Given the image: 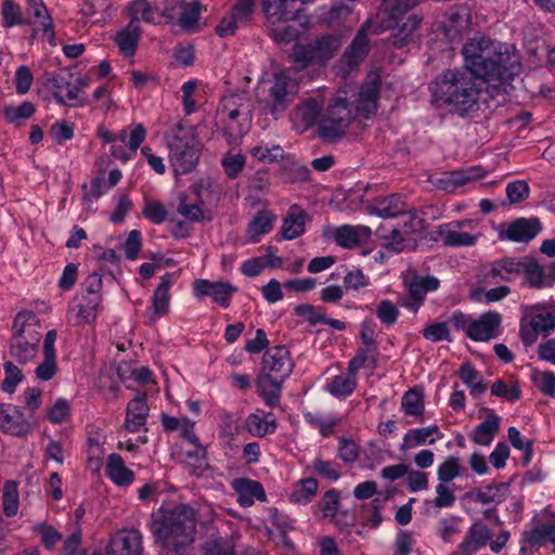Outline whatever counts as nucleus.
<instances>
[{"label":"nucleus","mask_w":555,"mask_h":555,"mask_svg":"<svg viewBox=\"0 0 555 555\" xmlns=\"http://www.w3.org/2000/svg\"><path fill=\"white\" fill-rule=\"evenodd\" d=\"M127 13L130 16V24L138 25L142 20L146 23L154 22L155 9L147 2V0H133L127 7Z\"/></svg>","instance_id":"42"},{"label":"nucleus","mask_w":555,"mask_h":555,"mask_svg":"<svg viewBox=\"0 0 555 555\" xmlns=\"http://www.w3.org/2000/svg\"><path fill=\"white\" fill-rule=\"evenodd\" d=\"M105 472L118 487H129L134 481V473L126 466L119 454L112 453L107 456Z\"/></svg>","instance_id":"26"},{"label":"nucleus","mask_w":555,"mask_h":555,"mask_svg":"<svg viewBox=\"0 0 555 555\" xmlns=\"http://www.w3.org/2000/svg\"><path fill=\"white\" fill-rule=\"evenodd\" d=\"M234 545L229 539H216L205 544V555H233Z\"/></svg>","instance_id":"64"},{"label":"nucleus","mask_w":555,"mask_h":555,"mask_svg":"<svg viewBox=\"0 0 555 555\" xmlns=\"http://www.w3.org/2000/svg\"><path fill=\"white\" fill-rule=\"evenodd\" d=\"M40 333H29V337L12 336L10 356L21 364L30 362L37 354Z\"/></svg>","instance_id":"20"},{"label":"nucleus","mask_w":555,"mask_h":555,"mask_svg":"<svg viewBox=\"0 0 555 555\" xmlns=\"http://www.w3.org/2000/svg\"><path fill=\"white\" fill-rule=\"evenodd\" d=\"M439 281L434 276L414 275L409 283L410 299L404 302L409 309L417 310L428 292L436 291Z\"/></svg>","instance_id":"23"},{"label":"nucleus","mask_w":555,"mask_h":555,"mask_svg":"<svg viewBox=\"0 0 555 555\" xmlns=\"http://www.w3.org/2000/svg\"><path fill=\"white\" fill-rule=\"evenodd\" d=\"M486 171L480 167H469L465 169L444 172L442 177L430 179L433 185L439 190L449 193L454 192L457 188L485 177Z\"/></svg>","instance_id":"14"},{"label":"nucleus","mask_w":555,"mask_h":555,"mask_svg":"<svg viewBox=\"0 0 555 555\" xmlns=\"http://www.w3.org/2000/svg\"><path fill=\"white\" fill-rule=\"evenodd\" d=\"M245 423L248 431L256 437H263L273 433L276 428L274 416L261 410L249 414Z\"/></svg>","instance_id":"34"},{"label":"nucleus","mask_w":555,"mask_h":555,"mask_svg":"<svg viewBox=\"0 0 555 555\" xmlns=\"http://www.w3.org/2000/svg\"><path fill=\"white\" fill-rule=\"evenodd\" d=\"M2 16L3 25L12 27L14 25H26L29 22L24 20L21 15V8L12 0H4L2 2Z\"/></svg>","instance_id":"54"},{"label":"nucleus","mask_w":555,"mask_h":555,"mask_svg":"<svg viewBox=\"0 0 555 555\" xmlns=\"http://www.w3.org/2000/svg\"><path fill=\"white\" fill-rule=\"evenodd\" d=\"M464 314L454 318L455 325L462 327L466 335L475 341H487L499 336L501 332V319L499 314H480L478 319L463 321Z\"/></svg>","instance_id":"8"},{"label":"nucleus","mask_w":555,"mask_h":555,"mask_svg":"<svg viewBox=\"0 0 555 555\" xmlns=\"http://www.w3.org/2000/svg\"><path fill=\"white\" fill-rule=\"evenodd\" d=\"M402 18L393 21L395 25H388L397 29L395 34L388 39L395 48H403L413 41L414 31L420 26L422 18L415 14L410 15L404 22L400 23Z\"/></svg>","instance_id":"30"},{"label":"nucleus","mask_w":555,"mask_h":555,"mask_svg":"<svg viewBox=\"0 0 555 555\" xmlns=\"http://www.w3.org/2000/svg\"><path fill=\"white\" fill-rule=\"evenodd\" d=\"M462 54L464 69L504 91L522 69L520 57L513 47L494 42L485 36L469 39L463 46Z\"/></svg>","instance_id":"2"},{"label":"nucleus","mask_w":555,"mask_h":555,"mask_svg":"<svg viewBox=\"0 0 555 555\" xmlns=\"http://www.w3.org/2000/svg\"><path fill=\"white\" fill-rule=\"evenodd\" d=\"M195 528V511L186 504H179L172 509L160 508L153 514L151 530L155 541L164 546L179 551L190 545L194 540Z\"/></svg>","instance_id":"4"},{"label":"nucleus","mask_w":555,"mask_h":555,"mask_svg":"<svg viewBox=\"0 0 555 555\" xmlns=\"http://www.w3.org/2000/svg\"><path fill=\"white\" fill-rule=\"evenodd\" d=\"M0 429L14 436H22L27 433L28 425L16 406L0 403Z\"/></svg>","instance_id":"24"},{"label":"nucleus","mask_w":555,"mask_h":555,"mask_svg":"<svg viewBox=\"0 0 555 555\" xmlns=\"http://www.w3.org/2000/svg\"><path fill=\"white\" fill-rule=\"evenodd\" d=\"M299 35V29L292 25L274 27L270 31L271 38H273V40L280 44H288L297 40Z\"/></svg>","instance_id":"63"},{"label":"nucleus","mask_w":555,"mask_h":555,"mask_svg":"<svg viewBox=\"0 0 555 555\" xmlns=\"http://www.w3.org/2000/svg\"><path fill=\"white\" fill-rule=\"evenodd\" d=\"M542 230L541 221L533 218H517L509 223H503L499 228V238L517 243H528Z\"/></svg>","instance_id":"9"},{"label":"nucleus","mask_w":555,"mask_h":555,"mask_svg":"<svg viewBox=\"0 0 555 555\" xmlns=\"http://www.w3.org/2000/svg\"><path fill=\"white\" fill-rule=\"evenodd\" d=\"M39 320L36 314H16L13 322V336L29 337V333L38 332Z\"/></svg>","instance_id":"50"},{"label":"nucleus","mask_w":555,"mask_h":555,"mask_svg":"<svg viewBox=\"0 0 555 555\" xmlns=\"http://www.w3.org/2000/svg\"><path fill=\"white\" fill-rule=\"evenodd\" d=\"M457 375L461 380L468 387L473 397H480L487 390V383L482 379L480 373L469 362H464L461 365Z\"/></svg>","instance_id":"37"},{"label":"nucleus","mask_w":555,"mask_h":555,"mask_svg":"<svg viewBox=\"0 0 555 555\" xmlns=\"http://www.w3.org/2000/svg\"><path fill=\"white\" fill-rule=\"evenodd\" d=\"M149 406L145 395L135 396L127 405L125 428L130 433L139 431L145 424Z\"/></svg>","instance_id":"22"},{"label":"nucleus","mask_w":555,"mask_h":555,"mask_svg":"<svg viewBox=\"0 0 555 555\" xmlns=\"http://www.w3.org/2000/svg\"><path fill=\"white\" fill-rule=\"evenodd\" d=\"M312 468L314 473L318 474L321 478H324L331 482L337 481L341 475L340 466L338 463L331 460H324L320 456H317L312 461Z\"/></svg>","instance_id":"46"},{"label":"nucleus","mask_w":555,"mask_h":555,"mask_svg":"<svg viewBox=\"0 0 555 555\" xmlns=\"http://www.w3.org/2000/svg\"><path fill=\"white\" fill-rule=\"evenodd\" d=\"M555 328L554 314H526L520 322V337L525 346H532L539 335L547 336Z\"/></svg>","instance_id":"11"},{"label":"nucleus","mask_w":555,"mask_h":555,"mask_svg":"<svg viewBox=\"0 0 555 555\" xmlns=\"http://www.w3.org/2000/svg\"><path fill=\"white\" fill-rule=\"evenodd\" d=\"M499 281H509V278L502 274V270L498 261L490 266L481 267L477 282L480 286L496 284Z\"/></svg>","instance_id":"52"},{"label":"nucleus","mask_w":555,"mask_h":555,"mask_svg":"<svg viewBox=\"0 0 555 555\" xmlns=\"http://www.w3.org/2000/svg\"><path fill=\"white\" fill-rule=\"evenodd\" d=\"M343 46L338 34H326L314 38L306 44H296L292 57L298 69L309 65H324L333 59Z\"/></svg>","instance_id":"6"},{"label":"nucleus","mask_w":555,"mask_h":555,"mask_svg":"<svg viewBox=\"0 0 555 555\" xmlns=\"http://www.w3.org/2000/svg\"><path fill=\"white\" fill-rule=\"evenodd\" d=\"M46 87L52 92L60 104H65L66 100L62 92L66 91L68 101L78 100V87L73 86L68 78L62 74H53L47 77Z\"/></svg>","instance_id":"33"},{"label":"nucleus","mask_w":555,"mask_h":555,"mask_svg":"<svg viewBox=\"0 0 555 555\" xmlns=\"http://www.w3.org/2000/svg\"><path fill=\"white\" fill-rule=\"evenodd\" d=\"M105 555H143L142 534L137 529H121L112 534Z\"/></svg>","instance_id":"10"},{"label":"nucleus","mask_w":555,"mask_h":555,"mask_svg":"<svg viewBox=\"0 0 555 555\" xmlns=\"http://www.w3.org/2000/svg\"><path fill=\"white\" fill-rule=\"evenodd\" d=\"M194 292L197 297L210 296L221 307L227 308L230 297L236 292V287L229 283L197 280L194 283Z\"/></svg>","instance_id":"17"},{"label":"nucleus","mask_w":555,"mask_h":555,"mask_svg":"<svg viewBox=\"0 0 555 555\" xmlns=\"http://www.w3.org/2000/svg\"><path fill=\"white\" fill-rule=\"evenodd\" d=\"M170 281L163 278L157 286L153 297V308L155 312H165L168 309Z\"/></svg>","instance_id":"61"},{"label":"nucleus","mask_w":555,"mask_h":555,"mask_svg":"<svg viewBox=\"0 0 555 555\" xmlns=\"http://www.w3.org/2000/svg\"><path fill=\"white\" fill-rule=\"evenodd\" d=\"M366 210L370 215H376L382 218L403 216L408 211L405 203L401 201L398 194L375 198L366 206Z\"/></svg>","instance_id":"21"},{"label":"nucleus","mask_w":555,"mask_h":555,"mask_svg":"<svg viewBox=\"0 0 555 555\" xmlns=\"http://www.w3.org/2000/svg\"><path fill=\"white\" fill-rule=\"evenodd\" d=\"M454 485L440 482L436 486L435 506L438 508L450 507L455 502Z\"/></svg>","instance_id":"60"},{"label":"nucleus","mask_w":555,"mask_h":555,"mask_svg":"<svg viewBox=\"0 0 555 555\" xmlns=\"http://www.w3.org/2000/svg\"><path fill=\"white\" fill-rule=\"evenodd\" d=\"M417 3L418 0H384L383 12L389 20L397 21L402 18Z\"/></svg>","instance_id":"48"},{"label":"nucleus","mask_w":555,"mask_h":555,"mask_svg":"<svg viewBox=\"0 0 555 555\" xmlns=\"http://www.w3.org/2000/svg\"><path fill=\"white\" fill-rule=\"evenodd\" d=\"M357 33L350 46L345 50L340 57V63L352 68L358 66L369 53V41L366 38L365 26Z\"/></svg>","instance_id":"25"},{"label":"nucleus","mask_w":555,"mask_h":555,"mask_svg":"<svg viewBox=\"0 0 555 555\" xmlns=\"http://www.w3.org/2000/svg\"><path fill=\"white\" fill-rule=\"evenodd\" d=\"M357 387V375L340 374L333 377L326 384V390L336 398H346L350 396Z\"/></svg>","instance_id":"40"},{"label":"nucleus","mask_w":555,"mask_h":555,"mask_svg":"<svg viewBox=\"0 0 555 555\" xmlns=\"http://www.w3.org/2000/svg\"><path fill=\"white\" fill-rule=\"evenodd\" d=\"M263 373L273 377L286 379L293 371L294 364L289 352L284 346H275L263 356Z\"/></svg>","instance_id":"13"},{"label":"nucleus","mask_w":555,"mask_h":555,"mask_svg":"<svg viewBox=\"0 0 555 555\" xmlns=\"http://www.w3.org/2000/svg\"><path fill=\"white\" fill-rule=\"evenodd\" d=\"M27 5L36 18L42 20L43 33L52 41L54 38L53 22L42 0H27Z\"/></svg>","instance_id":"49"},{"label":"nucleus","mask_w":555,"mask_h":555,"mask_svg":"<svg viewBox=\"0 0 555 555\" xmlns=\"http://www.w3.org/2000/svg\"><path fill=\"white\" fill-rule=\"evenodd\" d=\"M446 246H472L476 243V236L457 231H439Z\"/></svg>","instance_id":"59"},{"label":"nucleus","mask_w":555,"mask_h":555,"mask_svg":"<svg viewBox=\"0 0 555 555\" xmlns=\"http://www.w3.org/2000/svg\"><path fill=\"white\" fill-rule=\"evenodd\" d=\"M2 505L3 513L11 517L15 516L18 512V490L17 483L12 480H8L3 485L2 489Z\"/></svg>","instance_id":"45"},{"label":"nucleus","mask_w":555,"mask_h":555,"mask_svg":"<svg viewBox=\"0 0 555 555\" xmlns=\"http://www.w3.org/2000/svg\"><path fill=\"white\" fill-rule=\"evenodd\" d=\"M379 86V76L370 74L361 87L349 82L337 90L320 119L318 135L324 142L333 143L346 134L349 125L358 116L364 115V117H367L375 113Z\"/></svg>","instance_id":"1"},{"label":"nucleus","mask_w":555,"mask_h":555,"mask_svg":"<svg viewBox=\"0 0 555 555\" xmlns=\"http://www.w3.org/2000/svg\"><path fill=\"white\" fill-rule=\"evenodd\" d=\"M337 455L347 464L353 463L359 457V447L351 439L339 438Z\"/></svg>","instance_id":"62"},{"label":"nucleus","mask_w":555,"mask_h":555,"mask_svg":"<svg viewBox=\"0 0 555 555\" xmlns=\"http://www.w3.org/2000/svg\"><path fill=\"white\" fill-rule=\"evenodd\" d=\"M273 216L267 210L257 212L254 219L249 222L247 233L253 242H257L258 237L268 233L272 229Z\"/></svg>","instance_id":"43"},{"label":"nucleus","mask_w":555,"mask_h":555,"mask_svg":"<svg viewBox=\"0 0 555 555\" xmlns=\"http://www.w3.org/2000/svg\"><path fill=\"white\" fill-rule=\"evenodd\" d=\"M162 425L167 431H179L180 435L192 446H197V436L194 433V422L188 417H175L165 415L162 418Z\"/></svg>","instance_id":"36"},{"label":"nucleus","mask_w":555,"mask_h":555,"mask_svg":"<svg viewBox=\"0 0 555 555\" xmlns=\"http://www.w3.org/2000/svg\"><path fill=\"white\" fill-rule=\"evenodd\" d=\"M491 393L509 402H515L520 398L521 390L516 382H512L508 385L502 379H498L491 387Z\"/></svg>","instance_id":"53"},{"label":"nucleus","mask_w":555,"mask_h":555,"mask_svg":"<svg viewBox=\"0 0 555 555\" xmlns=\"http://www.w3.org/2000/svg\"><path fill=\"white\" fill-rule=\"evenodd\" d=\"M461 460L456 456L446 457L437 467V478L440 482L450 483L461 476Z\"/></svg>","instance_id":"47"},{"label":"nucleus","mask_w":555,"mask_h":555,"mask_svg":"<svg viewBox=\"0 0 555 555\" xmlns=\"http://www.w3.org/2000/svg\"><path fill=\"white\" fill-rule=\"evenodd\" d=\"M436 101L451 105L461 116L478 109L480 89L476 77L464 68L444 70L431 85Z\"/></svg>","instance_id":"3"},{"label":"nucleus","mask_w":555,"mask_h":555,"mask_svg":"<svg viewBox=\"0 0 555 555\" xmlns=\"http://www.w3.org/2000/svg\"><path fill=\"white\" fill-rule=\"evenodd\" d=\"M35 111V105L31 102L25 101L18 106H4L3 116L9 122L18 125L21 119L30 118Z\"/></svg>","instance_id":"51"},{"label":"nucleus","mask_w":555,"mask_h":555,"mask_svg":"<svg viewBox=\"0 0 555 555\" xmlns=\"http://www.w3.org/2000/svg\"><path fill=\"white\" fill-rule=\"evenodd\" d=\"M339 506V494L336 490L327 491L319 501L318 507L323 518H334Z\"/></svg>","instance_id":"57"},{"label":"nucleus","mask_w":555,"mask_h":555,"mask_svg":"<svg viewBox=\"0 0 555 555\" xmlns=\"http://www.w3.org/2000/svg\"><path fill=\"white\" fill-rule=\"evenodd\" d=\"M530 194V188L524 180L511 182L506 186V196L509 205L525 202Z\"/></svg>","instance_id":"56"},{"label":"nucleus","mask_w":555,"mask_h":555,"mask_svg":"<svg viewBox=\"0 0 555 555\" xmlns=\"http://www.w3.org/2000/svg\"><path fill=\"white\" fill-rule=\"evenodd\" d=\"M401 409L408 416L422 417L425 410L422 393L416 389L405 391L401 398Z\"/></svg>","instance_id":"41"},{"label":"nucleus","mask_w":555,"mask_h":555,"mask_svg":"<svg viewBox=\"0 0 555 555\" xmlns=\"http://www.w3.org/2000/svg\"><path fill=\"white\" fill-rule=\"evenodd\" d=\"M169 159L173 171L185 175L196 167L202 144L197 139L195 128L179 121L167 137Z\"/></svg>","instance_id":"5"},{"label":"nucleus","mask_w":555,"mask_h":555,"mask_svg":"<svg viewBox=\"0 0 555 555\" xmlns=\"http://www.w3.org/2000/svg\"><path fill=\"white\" fill-rule=\"evenodd\" d=\"M322 107L323 100L321 98L305 99L292 112L294 125L301 130H307L320 118Z\"/></svg>","instance_id":"16"},{"label":"nucleus","mask_w":555,"mask_h":555,"mask_svg":"<svg viewBox=\"0 0 555 555\" xmlns=\"http://www.w3.org/2000/svg\"><path fill=\"white\" fill-rule=\"evenodd\" d=\"M371 236V229L365 225H341L336 230L335 241L345 248H354L366 242Z\"/></svg>","instance_id":"28"},{"label":"nucleus","mask_w":555,"mask_h":555,"mask_svg":"<svg viewBox=\"0 0 555 555\" xmlns=\"http://www.w3.org/2000/svg\"><path fill=\"white\" fill-rule=\"evenodd\" d=\"M263 14L271 25L297 18L300 8L292 0H261Z\"/></svg>","instance_id":"15"},{"label":"nucleus","mask_w":555,"mask_h":555,"mask_svg":"<svg viewBox=\"0 0 555 555\" xmlns=\"http://www.w3.org/2000/svg\"><path fill=\"white\" fill-rule=\"evenodd\" d=\"M442 437L443 434L440 431L437 425L410 429L403 436L400 450L405 451L425 444H434L437 440H440Z\"/></svg>","instance_id":"19"},{"label":"nucleus","mask_w":555,"mask_h":555,"mask_svg":"<svg viewBox=\"0 0 555 555\" xmlns=\"http://www.w3.org/2000/svg\"><path fill=\"white\" fill-rule=\"evenodd\" d=\"M305 421L318 429L323 438L330 437L335 433V428L341 423L343 417L336 413H322L320 411L304 412Z\"/></svg>","instance_id":"27"},{"label":"nucleus","mask_w":555,"mask_h":555,"mask_svg":"<svg viewBox=\"0 0 555 555\" xmlns=\"http://www.w3.org/2000/svg\"><path fill=\"white\" fill-rule=\"evenodd\" d=\"M308 214L300 209L297 205L289 208L286 217L283 220L281 235L285 240H294L305 233V222L308 219Z\"/></svg>","instance_id":"31"},{"label":"nucleus","mask_w":555,"mask_h":555,"mask_svg":"<svg viewBox=\"0 0 555 555\" xmlns=\"http://www.w3.org/2000/svg\"><path fill=\"white\" fill-rule=\"evenodd\" d=\"M285 379L261 374L256 382L257 391L269 406H275L280 402L281 386Z\"/></svg>","instance_id":"32"},{"label":"nucleus","mask_w":555,"mask_h":555,"mask_svg":"<svg viewBox=\"0 0 555 555\" xmlns=\"http://www.w3.org/2000/svg\"><path fill=\"white\" fill-rule=\"evenodd\" d=\"M141 28L139 25L128 24L124 29L116 34L115 42L121 53L126 56H132L135 53Z\"/></svg>","instance_id":"38"},{"label":"nucleus","mask_w":555,"mask_h":555,"mask_svg":"<svg viewBox=\"0 0 555 555\" xmlns=\"http://www.w3.org/2000/svg\"><path fill=\"white\" fill-rule=\"evenodd\" d=\"M232 488L237 494V502L243 507H249L256 501H266V492L259 481L238 478L233 480Z\"/></svg>","instance_id":"18"},{"label":"nucleus","mask_w":555,"mask_h":555,"mask_svg":"<svg viewBox=\"0 0 555 555\" xmlns=\"http://www.w3.org/2000/svg\"><path fill=\"white\" fill-rule=\"evenodd\" d=\"M181 8H182V13L179 18L180 26L185 30L193 29L196 26L198 18H199V3L198 2H192V3L183 2Z\"/></svg>","instance_id":"58"},{"label":"nucleus","mask_w":555,"mask_h":555,"mask_svg":"<svg viewBox=\"0 0 555 555\" xmlns=\"http://www.w3.org/2000/svg\"><path fill=\"white\" fill-rule=\"evenodd\" d=\"M488 415L470 434V439L478 446L488 447L500 430L501 418L492 410H487Z\"/></svg>","instance_id":"29"},{"label":"nucleus","mask_w":555,"mask_h":555,"mask_svg":"<svg viewBox=\"0 0 555 555\" xmlns=\"http://www.w3.org/2000/svg\"><path fill=\"white\" fill-rule=\"evenodd\" d=\"M524 281L534 289L552 287L555 284V261L542 266L532 256L525 257Z\"/></svg>","instance_id":"12"},{"label":"nucleus","mask_w":555,"mask_h":555,"mask_svg":"<svg viewBox=\"0 0 555 555\" xmlns=\"http://www.w3.org/2000/svg\"><path fill=\"white\" fill-rule=\"evenodd\" d=\"M4 378L2 382V390L8 393H13L17 385L23 380V374L20 367L8 361L3 365Z\"/></svg>","instance_id":"55"},{"label":"nucleus","mask_w":555,"mask_h":555,"mask_svg":"<svg viewBox=\"0 0 555 555\" xmlns=\"http://www.w3.org/2000/svg\"><path fill=\"white\" fill-rule=\"evenodd\" d=\"M296 92L297 83L291 77L285 74L275 75L266 100L270 113L275 119L291 105Z\"/></svg>","instance_id":"7"},{"label":"nucleus","mask_w":555,"mask_h":555,"mask_svg":"<svg viewBox=\"0 0 555 555\" xmlns=\"http://www.w3.org/2000/svg\"><path fill=\"white\" fill-rule=\"evenodd\" d=\"M491 537L490 529L482 524H475L470 527L466 539L460 547L465 555H472L483 546Z\"/></svg>","instance_id":"35"},{"label":"nucleus","mask_w":555,"mask_h":555,"mask_svg":"<svg viewBox=\"0 0 555 555\" xmlns=\"http://www.w3.org/2000/svg\"><path fill=\"white\" fill-rule=\"evenodd\" d=\"M317 491L318 481L314 478L302 479L291 493V501L297 504H307L317 494Z\"/></svg>","instance_id":"44"},{"label":"nucleus","mask_w":555,"mask_h":555,"mask_svg":"<svg viewBox=\"0 0 555 555\" xmlns=\"http://www.w3.org/2000/svg\"><path fill=\"white\" fill-rule=\"evenodd\" d=\"M509 493V486L506 482L491 483L477 490L473 495L474 500L481 504H498L503 502Z\"/></svg>","instance_id":"39"}]
</instances>
